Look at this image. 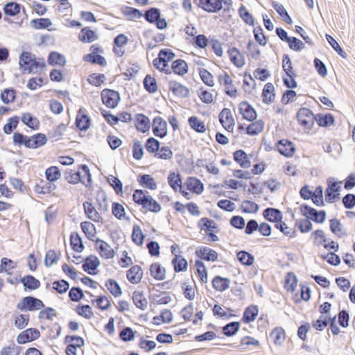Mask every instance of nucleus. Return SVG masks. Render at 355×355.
I'll list each match as a JSON object with an SVG mask.
<instances>
[{
  "label": "nucleus",
  "instance_id": "aec40b11",
  "mask_svg": "<svg viewBox=\"0 0 355 355\" xmlns=\"http://www.w3.org/2000/svg\"><path fill=\"white\" fill-rule=\"evenodd\" d=\"M263 216L266 220L277 224L282 220L283 214L279 209L268 207L263 210Z\"/></svg>",
  "mask_w": 355,
  "mask_h": 355
},
{
  "label": "nucleus",
  "instance_id": "20e7f679",
  "mask_svg": "<svg viewBox=\"0 0 355 355\" xmlns=\"http://www.w3.org/2000/svg\"><path fill=\"white\" fill-rule=\"evenodd\" d=\"M300 211L304 216L317 223H322L326 219L327 214L324 210L318 211L306 204L300 206Z\"/></svg>",
  "mask_w": 355,
  "mask_h": 355
},
{
  "label": "nucleus",
  "instance_id": "864d4df0",
  "mask_svg": "<svg viewBox=\"0 0 355 355\" xmlns=\"http://www.w3.org/2000/svg\"><path fill=\"white\" fill-rule=\"evenodd\" d=\"M264 128V122L259 120L250 123L246 128V133L249 135H257L263 131Z\"/></svg>",
  "mask_w": 355,
  "mask_h": 355
},
{
  "label": "nucleus",
  "instance_id": "f8f14e48",
  "mask_svg": "<svg viewBox=\"0 0 355 355\" xmlns=\"http://www.w3.org/2000/svg\"><path fill=\"white\" fill-rule=\"evenodd\" d=\"M218 118L220 123L226 130L229 132L233 131L235 122L230 109H223L219 114Z\"/></svg>",
  "mask_w": 355,
  "mask_h": 355
},
{
  "label": "nucleus",
  "instance_id": "4d7b16f0",
  "mask_svg": "<svg viewBox=\"0 0 355 355\" xmlns=\"http://www.w3.org/2000/svg\"><path fill=\"white\" fill-rule=\"evenodd\" d=\"M145 236L139 225H135L132 229V241L139 246L144 243Z\"/></svg>",
  "mask_w": 355,
  "mask_h": 355
},
{
  "label": "nucleus",
  "instance_id": "dca6fc26",
  "mask_svg": "<svg viewBox=\"0 0 355 355\" xmlns=\"http://www.w3.org/2000/svg\"><path fill=\"white\" fill-rule=\"evenodd\" d=\"M239 113L243 118L249 121H253L256 119L257 114L253 107L247 101H242L239 105Z\"/></svg>",
  "mask_w": 355,
  "mask_h": 355
},
{
  "label": "nucleus",
  "instance_id": "4468645a",
  "mask_svg": "<svg viewBox=\"0 0 355 355\" xmlns=\"http://www.w3.org/2000/svg\"><path fill=\"white\" fill-rule=\"evenodd\" d=\"M198 6L207 12H218L223 8L222 0H199Z\"/></svg>",
  "mask_w": 355,
  "mask_h": 355
},
{
  "label": "nucleus",
  "instance_id": "9d476101",
  "mask_svg": "<svg viewBox=\"0 0 355 355\" xmlns=\"http://www.w3.org/2000/svg\"><path fill=\"white\" fill-rule=\"evenodd\" d=\"M40 332L37 328H28L20 332L17 336L16 340L18 344H26L38 339Z\"/></svg>",
  "mask_w": 355,
  "mask_h": 355
},
{
  "label": "nucleus",
  "instance_id": "f03ea898",
  "mask_svg": "<svg viewBox=\"0 0 355 355\" xmlns=\"http://www.w3.org/2000/svg\"><path fill=\"white\" fill-rule=\"evenodd\" d=\"M78 169H81L85 175L83 177L81 175L80 171L72 172L66 171L64 173L65 180L70 184H76L80 182L85 185L86 187H89V166L87 164H80Z\"/></svg>",
  "mask_w": 355,
  "mask_h": 355
},
{
  "label": "nucleus",
  "instance_id": "4be33fe9",
  "mask_svg": "<svg viewBox=\"0 0 355 355\" xmlns=\"http://www.w3.org/2000/svg\"><path fill=\"white\" fill-rule=\"evenodd\" d=\"M127 279L132 284H138L141 282L143 277V271L141 268L138 265H135L132 266L127 271Z\"/></svg>",
  "mask_w": 355,
  "mask_h": 355
},
{
  "label": "nucleus",
  "instance_id": "4c0bfd02",
  "mask_svg": "<svg viewBox=\"0 0 355 355\" xmlns=\"http://www.w3.org/2000/svg\"><path fill=\"white\" fill-rule=\"evenodd\" d=\"M175 57V53L171 49H161L158 53V57L153 60V64H157V62L160 63L165 62H168Z\"/></svg>",
  "mask_w": 355,
  "mask_h": 355
},
{
  "label": "nucleus",
  "instance_id": "f257e3e1",
  "mask_svg": "<svg viewBox=\"0 0 355 355\" xmlns=\"http://www.w3.org/2000/svg\"><path fill=\"white\" fill-rule=\"evenodd\" d=\"M133 201L142 207L146 211L158 213L161 211V205L148 194V192L142 189H136L132 196Z\"/></svg>",
  "mask_w": 355,
  "mask_h": 355
},
{
  "label": "nucleus",
  "instance_id": "69168bd1",
  "mask_svg": "<svg viewBox=\"0 0 355 355\" xmlns=\"http://www.w3.org/2000/svg\"><path fill=\"white\" fill-rule=\"evenodd\" d=\"M169 186L176 191L178 187H182V179L180 175L175 172H170L168 176Z\"/></svg>",
  "mask_w": 355,
  "mask_h": 355
},
{
  "label": "nucleus",
  "instance_id": "7c9ffc66",
  "mask_svg": "<svg viewBox=\"0 0 355 355\" xmlns=\"http://www.w3.org/2000/svg\"><path fill=\"white\" fill-rule=\"evenodd\" d=\"M32 28L36 30L48 29L49 31H53L49 28L52 26V21L49 18H35L30 21Z\"/></svg>",
  "mask_w": 355,
  "mask_h": 355
},
{
  "label": "nucleus",
  "instance_id": "13d9d810",
  "mask_svg": "<svg viewBox=\"0 0 355 355\" xmlns=\"http://www.w3.org/2000/svg\"><path fill=\"white\" fill-rule=\"evenodd\" d=\"M198 226L201 230L206 232L218 228L216 223L213 220L207 217L200 219Z\"/></svg>",
  "mask_w": 355,
  "mask_h": 355
},
{
  "label": "nucleus",
  "instance_id": "f3484780",
  "mask_svg": "<svg viewBox=\"0 0 355 355\" xmlns=\"http://www.w3.org/2000/svg\"><path fill=\"white\" fill-rule=\"evenodd\" d=\"M196 255L207 261H216L218 260V253L208 247L202 246L196 250Z\"/></svg>",
  "mask_w": 355,
  "mask_h": 355
},
{
  "label": "nucleus",
  "instance_id": "2f4dec72",
  "mask_svg": "<svg viewBox=\"0 0 355 355\" xmlns=\"http://www.w3.org/2000/svg\"><path fill=\"white\" fill-rule=\"evenodd\" d=\"M259 313V309L257 305L251 304L245 308L243 317L242 321L244 323H250L253 322Z\"/></svg>",
  "mask_w": 355,
  "mask_h": 355
},
{
  "label": "nucleus",
  "instance_id": "423d86ee",
  "mask_svg": "<svg viewBox=\"0 0 355 355\" xmlns=\"http://www.w3.org/2000/svg\"><path fill=\"white\" fill-rule=\"evenodd\" d=\"M101 95L103 104L109 108H115L121 100L119 93L111 89H104Z\"/></svg>",
  "mask_w": 355,
  "mask_h": 355
},
{
  "label": "nucleus",
  "instance_id": "5fc2aeb1",
  "mask_svg": "<svg viewBox=\"0 0 355 355\" xmlns=\"http://www.w3.org/2000/svg\"><path fill=\"white\" fill-rule=\"evenodd\" d=\"M144 89L150 94H153L157 90V81L151 75L148 74L143 81Z\"/></svg>",
  "mask_w": 355,
  "mask_h": 355
},
{
  "label": "nucleus",
  "instance_id": "a878e982",
  "mask_svg": "<svg viewBox=\"0 0 355 355\" xmlns=\"http://www.w3.org/2000/svg\"><path fill=\"white\" fill-rule=\"evenodd\" d=\"M22 5L17 1L7 2L3 7V13L8 17H15L20 13Z\"/></svg>",
  "mask_w": 355,
  "mask_h": 355
},
{
  "label": "nucleus",
  "instance_id": "6e6552de",
  "mask_svg": "<svg viewBox=\"0 0 355 355\" xmlns=\"http://www.w3.org/2000/svg\"><path fill=\"white\" fill-rule=\"evenodd\" d=\"M35 54L29 51H23L19 55V69L22 71H26L28 73H34L33 60Z\"/></svg>",
  "mask_w": 355,
  "mask_h": 355
},
{
  "label": "nucleus",
  "instance_id": "8fccbe9b",
  "mask_svg": "<svg viewBox=\"0 0 355 355\" xmlns=\"http://www.w3.org/2000/svg\"><path fill=\"white\" fill-rule=\"evenodd\" d=\"M190 127L196 132L203 133L206 131V128L204 122L199 120L196 116H191L188 119Z\"/></svg>",
  "mask_w": 355,
  "mask_h": 355
},
{
  "label": "nucleus",
  "instance_id": "cd10ccee",
  "mask_svg": "<svg viewBox=\"0 0 355 355\" xmlns=\"http://www.w3.org/2000/svg\"><path fill=\"white\" fill-rule=\"evenodd\" d=\"M187 189L199 195L201 194L204 191L203 183L197 178L189 177L187 181Z\"/></svg>",
  "mask_w": 355,
  "mask_h": 355
},
{
  "label": "nucleus",
  "instance_id": "2eb2a0df",
  "mask_svg": "<svg viewBox=\"0 0 355 355\" xmlns=\"http://www.w3.org/2000/svg\"><path fill=\"white\" fill-rule=\"evenodd\" d=\"M19 282L22 284L24 291H35L41 286L40 280L32 275H26L24 277L19 275Z\"/></svg>",
  "mask_w": 355,
  "mask_h": 355
},
{
  "label": "nucleus",
  "instance_id": "680f3d73",
  "mask_svg": "<svg viewBox=\"0 0 355 355\" xmlns=\"http://www.w3.org/2000/svg\"><path fill=\"white\" fill-rule=\"evenodd\" d=\"M259 209V206L256 202L245 200L242 202L241 210L246 214H256Z\"/></svg>",
  "mask_w": 355,
  "mask_h": 355
},
{
  "label": "nucleus",
  "instance_id": "338daca9",
  "mask_svg": "<svg viewBox=\"0 0 355 355\" xmlns=\"http://www.w3.org/2000/svg\"><path fill=\"white\" fill-rule=\"evenodd\" d=\"M297 284V277L293 272L287 273L285 279L284 288L287 291L293 292Z\"/></svg>",
  "mask_w": 355,
  "mask_h": 355
},
{
  "label": "nucleus",
  "instance_id": "0eeeda50",
  "mask_svg": "<svg viewBox=\"0 0 355 355\" xmlns=\"http://www.w3.org/2000/svg\"><path fill=\"white\" fill-rule=\"evenodd\" d=\"M315 114L306 107L300 108L297 113V119L299 123L307 129L311 130L314 123Z\"/></svg>",
  "mask_w": 355,
  "mask_h": 355
},
{
  "label": "nucleus",
  "instance_id": "b1692460",
  "mask_svg": "<svg viewBox=\"0 0 355 355\" xmlns=\"http://www.w3.org/2000/svg\"><path fill=\"white\" fill-rule=\"evenodd\" d=\"M233 158L243 168H248L251 166V162L249 160L248 155L242 149L236 150L233 153Z\"/></svg>",
  "mask_w": 355,
  "mask_h": 355
},
{
  "label": "nucleus",
  "instance_id": "c85d7f7f",
  "mask_svg": "<svg viewBox=\"0 0 355 355\" xmlns=\"http://www.w3.org/2000/svg\"><path fill=\"white\" fill-rule=\"evenodd\" d=\"M135 126L139 132L145 133L150 129V120L143 114H136Z\"/></svg>",
  "mask_w": 355,
  "mask_h": 355
},
{
  "label": "nucleus",
  "instance_id": "de8ad7c7",
  "mask_svg": "<svg viewBox=\"0 0 355 355\" xmlns=\"http://www.w3.org/2000/svg\"><path fill=\"white\" fill-rule=\"evenodd\" d=\"M45 176L47 181L54 183L60 178L61 172L58 166H51L46 169Z\"/></svg>",
  "mask_w": 355,
  "mask_h": 355
},
{
  "label": "nucleus",
  "instance_id": "39448f33",
  "mask_svg": "<svg viewBox=\"0 0 355 355\" xmlns=\"http://www.w3.org/2000/svg\"><path fill=\"white\" fill-rule=\"evenodd\" d=\"M327 187L325 189V200L327 203H334L340 198V186L334 178H329L327 180Z\"/></svg>",
  "mask_w": 355,
  "mask_h": 355
},
{
  "label": "nucleus",
  "instance_id": "c9c22d12",
  "mask_svg": "<svg viewBox=\"0 0 355 355\" xmlns=\"http://www.w3.org/2000/svg\"><path fill=\"white\" fill-rule=\"evenodd\" d=\"M228 54L231 62L237 67H242L245 64L243 56L236 47L230 49Z\"/></svg>",
  "mask_w": 355,
  "mask_h": 355
},
{
  "label": "nucleus",
  "instance_id": "49530a36",
  "mask_svg": "<svg viewBox=\"0 0 355 355\" xmlns=\"http://www.w3.org/2000/svg\"><path fill=\"white\" fill-rule=\"evenodd\" d=\"M172 264L175 272L185 271L188 267L187 259L180 255H175V257H173Z\"/></svg>",
  "mask_w": 355,
  "mask_h": 355
},
{
  "label": "nucleus",
  "instance_id": "ddd939ff",
  "mask_svg": "<svg viewBox=\"0 0 355 355\" xmlns=\"http://www.w3.org/2000/svg\"><path fill=\"white\" fill-rule=\"evenodd\" d=\"M27 148L37 149L46 144L47 136L42 132H38L32 136H28Z\"/></svg>",
  "mask_w": 355,
  "mask_h": 355
},
{
  "label": "nucleus",
  "instance_id": "7ed1b4c3",
  "mask_svg": "<svg viewBox=\"0 0 355 355\" xmlns=\"http://www.w3.org/2000/svg\"><path fill=\"white\" fill-rule=\"evenodd\" d=\"M16 307L21 311H35L44 307L43 302L32 295L26 296L21 298Z\"/></svg>",
  "mask_w": 355,
  "mask_h": 355
},
{
  "label": "nucleus",
  "instance_id": "6ab92c4d",
  "mask_svg": "<svg viewBox=\"0 0 355 355\" xmlns=\"http://www.w3.org/2000/svg\"><path fill=\"white\" fill-rule=\"evenodd\" d=\"M169 90L175 96L181 98H187L189 94V89L181 83L170 80L168 83Z\"/></svg>",
  "mask_w": 355,
  "mask_h": 355
},
{
  "label": "nucleus",
  "instance_id": "a211bd4d",
  "mask_svg": "<svg viewBox=\"0 0 355 355\" xmlns=\"http://www.w3.org/2000/svg\"><path fill=\"white\" fill-rule=\"evenodd\" d=\"M277 148L278 152L281 155H282L286 157H292L295 150L294 144L291 141H289L288 139L279 140L277 142Z\"/></svg>",
  "mask_w": 355,
  "mask_h": 355
},
{
  "label": "nucleus",
  "instance_id": "72a5a7b5",
  "mask_svg": "<svg viewBox=\"0 0 355 355\" xmlns=\"http://www.w3.org/2000/svg\"><path fill=\"white\" fill-rule=\"evenodd\" d=\"M230 282H231L229 278L216 275L212 280V286L215 290L223 292L230 287Z\"/></svg>",
  "mask_w": 355,
  "mask_h": 355
},
{
  "label": "nucleus",
  "instance_id": "c756f323",
  "mask_svg": "<svg viewBox=\"0 0 355 355\" xmlns=\"http://www.w3.org/2000/svg\"><path fill=\"white\" fill-rule=\"evenodd\" d=\"M75 125L80 131H86L89 129V116L82 113V108L78 112Z\"/></svg>",
  "mask_w": 355,
  "mask_h": 355
},
{
  "label": "nucleus",
  "instance_id": "a18cd8bd",
  "mask_svg": "<svg viewBox=\"0 0 355 355\" xmlns=\"http://www.w3.org/2000/svg\"><path fill=\"white\" fill-rule=\"evenodd\" d=\"M272 6L276 12L282 17L283 20L288 24H292L293 19L285 9L284 6L278 2L272 1Z\"/></svg>",
  "mask_w": 355,
  "mask_h": 355
},
{
  "label": "nucleus",
  "instance_id": "37998d69",
  "mask_svg": "<svg viewBox=\"0 0 355 355\" xmlns=\"http://www.w3.org/2000/svg\"><path fill=\"white\" fill-rule=\"evenodd\" d=\"M61 254L60 252L58 253L54 250H49L46 252L44 264L46 267L50 268L53 264L56 263L60 259Z\"/></svg>",
  "mask_w": 355,
  "mask_h": 355
},
{
  "label": "nucleus",
  "instance_id": "5701e85b",
  "mask_svg": "<svg viewBox=\"0 0 355 355\" xmlns=\"http://www.w3.org/2000/svg\"><path fill=\"white\" fill-rule=\"evenodd\" d=\"M21 122L33 130H37L40 128V121L30 112H25L21 116Z\"/></svg>",
  "mask_w": 355,
  "mask_h": 355
},
{
  "label": "nucleus",
  "instance_id": "e433bc0d",
  "mask_svg": "<svg viewBox=\"0 0 355 355\" xmlns=\"http://www.w3.org/2000/svg\"><path fill=\"white\" fill-rule=\"evenodd\" d=\"M171 71L179 76H184L188 72V65L186 61L177 59L171 64Z\"/></svg>",
  "mask_w": 355,
  "mask_h": 355
},
{
  "label": "nucleus",
  "instance_id": "bf43d9fd",
  "mask_svg": "<svg viewBox=\"0 0 355 355\" xmlns=\"http://www.w3.org/2000/svg\"><path fill=\"white\" fill-rule=\"evenodd\" d=\"M17 267V263L12 259L3 257L0 262V273L6 272L8 275H11L8 270L15 269Z\"/></svg>",
  "mask_w": 355,
  "mask_h": 355
},
{
  "label": "nucleus",
  "instance_id": "3c124183",
  "mask_svg": "<svg viewBox=\"0 0 355 355\" xmlns=\"http://www.w3.org/2000/svg\"><path fill=\"white\" fill-rule=\"evenodd\" d=\"M238 260L244 266H250L254 261V256L250 252L241 250L236 254Z\"/></svg>",
  "mask_w": 355,
  "mask_h": 355
},
{
  "label": "nucleus",
  "instance_id": "f704fd0d",
  "mask_svg": "<svg viewBox=\"0 0 355 355\" xmlns=\"http://www.w3.org/2000/svg\"><path fill=\"white\" fill-rule=\"evenodd\" d=\"M70 245L71 249L76 252H81L84 250V244L83 239L79 234L73 232L70 235Z\"/></svg>",
  "mask_w": 355,
  "mask_h": 355
},
{
  "label": "nucleus",
  "instance_id": "774afa93",
  "mask_svg": "<svg viewBox=\"0 0 355 355\" xmlns=\"http://www.w3.org/2000/svg\"><path fill=\"white\" fill-rule=\"evenodd\" d=\"M121 12L125 16L129 17L130 20L139 19L143 16L142 12L139 10L129 6L122 8Z\"/></svg>",
  "mask_w": 355,
  "mask_h": 355
},
{
  "label": "nucleus",
  "instance_id": "0e129e2a",
  "mask_svg": "<svg viewBox=\"0 0 355 355\" xmlns=\"http://www.w3.org/2000/svg\"><path fill=\"white\" fill-rule=\"evenodd\" d=\"M108 291L115 297H118L122 295L121 288L118 282L114 279H109L105 284Z\"/></svg>",
  "mask_w": 355,
  "mask_h": 355
},
{
  "label": "nucleus",
  "instance_id": "ea45409f",
  "mask_svg": "<svg viewBox=\"0 0 355 355\" xmlns=\"http://www.w3.org/2000/svg\"><path fill=\"white\" fill-rule=\"evenodd\" d=\"M274 86L272 83H268L265 85L262 91L263 102L266 104H270L274 101L275 94L274 93Z\"/></svg>",
  "mask_w": 355,
  "mask_h": 355
},
{
  "label": "nucleus",
  "instance_id": "473e14b6",
  "mask_svg": "<svg viewBox=\"0 0 355 355\" xmlns=\"http://www.w3.org/2000/svg\"><path fill=\"white\" fill-rule=\"evenodd\" d=\"M313 119L320 127H329L333 125L335 121L334 116L331 113L326 114H317L313 117Z\"/></svg>",
  "mask_w": 355,
  "mask_h": 355
},
{
  "label": "nucleus",
  "instance_id": "79ce46f5",
  "mask_svg": "<svg viewBox=\"0 0 355 355\" xmlns=\"http://www.w3.org/2000/svg\"><path fill=\"white\" fill-rule=\"evenodd\" d=\"M330 230L339 238L347 236V232L343 230V225L339 220L333 218L329 220Z\"/></svg>",
  "mask_w": 355,
  "mask_h": 355
},
{
  "label": "nucleus",
  "instance_id": "bb28decb",
  "mask_svg": "<svg viewBox=\"0 0 355 355\" xmlns=\"http://www.w3.org/2000/svg\"><path fill=\"white\" fill-rule=\"evenodd\" d=\"M137 182L142 187L150 190H155L157 187V184L154 178L148 174L139 175L137 177Z\"/></svg>",
  "mask_w": 355,
  "mask_h": 355
},
{
  "label": "nucleus",
  "instance_id": "a19ab883",
  "mask_svg": "<svg viewBox=\"0 0 355 355\" xmlns=\"http://www.w3.org/2000/svg\"><path fill=\"white\" fill-rule=\"evenodd\" d=\"M1 101L6 105L13 103L16 100V90L13 87L5 88L0 94Z\"/></svg>",
  "mask_w": 355,
  "mask_h": 355
},
{
  "label": "nucleus",
  "instance_id": "c03bdc74",
  "mask_svg": "<svg viewBox=\"0 0 355 355\" xmlns=\"http://www.w3.org/2000/svg\"><path fill=\"white\" fill-rule=\"evenodd\" d=\"M132 299L135 305L141 310H145L147 308L148 301L143 293L135 291Z\"/></svg>",
  "mask_w": 355,
  "mask_h": 355
},
{
  "label": "nucleus",
  "instance_id": "052dcab7",
  "mask_svg": "<svg viewBox=\"0 0 355 355\" xmlns=\"http://www.w3.org/2000/svg\"><path fill=\"white\" fill-rule=\"evenodd\" d=\"M284 330L282 327L275 328L270 334V338L275 345H281L284 340Z\"/></svg>",
  "mask_w": 355,
  "mask_h": 355
},
{
  "label": "nucleus",
  "instance_id": "603ef678",
  "mask_svg": "<svg viewBox=\"0 0 355 355\" xmlns=\"http://www.w3.org/2000/svg\"><path fill=\"white\" fill-rule=\"evenodd\" d=\"M160 10L157 8H150L145 11L143 15L146 21L150 24H154L160 17Z\"/></svg>",
  "mask_w": 355,
  "mask_h": 355
},
{
  "label": "nucleus",
  "instance_id": "09e8293b",
  "mask_svg": "<svg viewBox=\"0 0 355 355\" xmlns=\"http://www.w3.org/2000/svg\"><path fill=\"white\" fill-rule=\"evenodd\" d=\"M19 122L18 116H12L8 119L7 123L3 127V132L6 135L11 134L17 127Z\"/></svg>",
  "mask_w": 355,
  "mask_h": 355
},
{
  "label": "nucleus",
  "instance_id": "e2e57ef3",
  "mask_svg": "<svg viewBox=\"0 0 355 355\" xmlns=\"http://www.w3.org/2000/svg\"><path fill=\"white\" fill-rule=\"evenodd\" d=\"M107 182L117 195L123 193V183L117 177L110 175L107 177Z\"/></svg>",
  "mask_w": 355,
  "mask_h": 355
},
{
  "label": "nucleus",
  "instance_id": "58836bf2",
  "mask_svg": "<svg viewBox=\"0 0 355 355\" xmlns=\"http://www.w3.org/2000/svg\"><path fill=\"white\" fill-rule=\"evenodd\" d=\"M150 275L156 280H163L165 279L166 270L159 263H153L150 267Z\"/></svg>",
  "mask_w": 355,
  "mask_h": 355
},
{
  "label": "nucleus",
  "instance_id": "1a4fd4ad",
  "mask_svg": "<svg viewBox=\"0 0 355 355\" xmlns=\"http://www.w3.org/2000/svg\"><path fill=\"white\" fill-rule=\"evenodd\" d=\"M90 63L102 67L107 66V61L102 55L104 53V49L101 46L98 44L90 46Z\"/></svg>",
  "mask_w": 355,
  "mask_h": 355
},
{
  "label": "nucleus",
  "instance_id": "9b49d317",
  "mask_svg": "<svg viewBox=\"0 0 355 355\" xmlns=\"http://www.w3.org/2000/svg\"><path fill=\"white\" fill-rule=\"evenodd\" d=\"M152 130L155 136L164 138L167 135V123L161 116H155L153 119Z\"/></svg>",
  "mask_w": 355,
  "mask_h": 355
},
{
  "label": "nucleus",
  "instance_id": "412c9836",
  "mask_svg": "<svg viewBox=\"0 0 355 355\" xmlns=\"http://www.w3.org/2000/svg\"><path fill=\"white\" fill-rule=\"evenodd\" d=\"M95 243L96 248L102 257L111 259L114 257V252L113 249H112L106 242L97 239Z\"/></svg>",
  "mask_w": 355,
  "mask_h": 355
},
{
  "label": "nucleus",
  "instance_id": "393cba45",
  "mask_svg": "<svg viewBox=\"0 0 355 355\" xmlns=\"http://www.w3.org/2000/svg\"><path fill=\"white\" fill-rule=\"evenodd\" d=\"M48 64L51 66L64 67L67 63L64 55L58 51H51L48 56Z\"/></svg>",
  "mask_w": 355,
  "mask_h": 355
},
{
  "label": "nucleus",
  "instance_id": "6e6d98bb",
  "mask_svg": "<svg viewBox=\"0 0 355 355\" xmlns=\"http://www.w3.org/2000/svg\"><path fill=\"white\" fill-rule=\"evenodd\" d=\"M239 328V322H230L223 327V334L227 337H231L238 332Z\"/></svg>",
  "mask_w": 355,
  "mask_h": 355
}]
</instances>
